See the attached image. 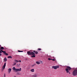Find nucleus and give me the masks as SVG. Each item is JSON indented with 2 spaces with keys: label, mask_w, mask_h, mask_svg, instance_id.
I'll return each instance as SVG.
<instances>
[{
  "label": "nucleus",
  "mask_w": 77,
  "mask_h": 77,
  "mask_svg": "<svg viewBox=\"0 0 77 77\" xmlns=\"http://www.w3.org/2000/svg\"><path fill=\"white\" fill-rule=\"evenodd\" d=\"M1 51H2V53H4V54L6 53V51H4L2 50H1Z\"/></svg>",
  "instance_id": "f8f14e48"
},
{
  "label": "nucleus",
  "mask_w": 77,
  "mask_h": 77,
  "mask_svg": "<svg viewBox=\"0 0 77 77\" xmlns=\"http://www.w3.org/2000/svg\"><path fill=\"white\" fill-rule=\"evenodd\" d=\"M36 63L37 64H38V65H39V64H40V63H41L40 62L38 61H36Z\"/></svg>",
  "instance_id": "9b49d317"
},
{
  "label": "nucleus",
  "mask_w": 77,
  "mask_h": 77,
  "mask_svg": "<svg viewBox=\"0 0 77 77\" xmlns=\"http://www.w3.org/2000/svg\"><path fill=\"white\" fill-rule=\"evenodd\" d=\"M33 52H34V53H35V54H38V52H37L36 51H33Z\"/></svg>",
  "instance_id": "6e6552de"
},
{
  "label": "nucleus",
  "mask_w": 77,
  "mask_h": 77,
  "mask_svg": "<svg viewBox=\"0 0 77 77\" xmlns=\"http://www.w3.org/2000/svg\"><path fill=\"white\" fill-rule=\"evenodd\" d=\"M33 77H36V75H34Z\"/></svg>",
  "instance_id": "393cba45"
},
{
  "label": "nucleus",
  "mask_w": 77,
  "mask_h": 77,
  "mask_svg": "<svg viewBox=\"0 0 77 77\" xmlns=\"http://www.w3.org/2000/svg\"><path fill=\"white\" fill-rule=\"evenodd\" d=\"M5 66H3L2 69V71H3L4 69H5Z\"/></svg>",
  "instance_id": "0eeeda50"
},
{
  "label": "nucleus",
  "mask_w": 77,
  "mask_h": 77,
  "mask_svg": "<svg viewBox=\"0 0 77 77\" xmlns=\"http://www.w3.org/2000/svg\"><path fill=\"white\" fill-rule=\"evenodd\" d=\"M72 75H74V76H76L77 75V70H75L73 71V72L72 73Z\"/></svg>",
  "instance_id": "f03ea898"
},
{
  "label": "nucleus",
  "mask_w": 77,
  "mask_h": 77,
  "mask_svg": "<svg viewBox=\"0 0 77 77\" xmlns=\"http://www.w3.org/2000/svg\"><path fill=\"white\" fill-rule=\"evenodd\" d=\"M11 68L9 69H8V72H9V73H10V72H11Z\"/></svg>",
  "instance_id": "1a4fd4ad"
},
{
  "label": "nucleus",
  "mask_w": 77,
  "mask_h": 77,
  "mask_svg": "<svg viewBox=\"0 0 77 77\" xmlns=\"http://www.w3.org/2000/svg\"><path fill=\"white\" fill-rule=\"evenodd\" d=\"M52 60H53V61H54L55 60V59H52Z\"/></svg>",
  "instance_id": "b1692460"
},
{
  "label": "nucleus",
  "mask_w": 77,
  "mask_h": 77,
  "mask_svg": "<svg viewBox=\"0 0 77 77\" xmlns=\"http://www.w3.org/2000/svg\"><path fill=\"white\" fill-rule=\"evenodd\" d=\"M15 62H18V61L17 60H15Z\"/></svg>",
  "instance_id": "5701e85b"
},
{
  "label": "nucleus",
  "mask_w": 77,
  "mask_h": 77,
  "mask_svg": "<svg viewBox=\"0 0 77 77\" xmlns=\"http://www.w3.org/2000/svg\"><path fill=\"white\" fill-rule=\"evenodd\" d=\"M71 69V68L69 66H66V71L67 73L69 72V71H70Z\"/></svg>",
  "instance_id": "f257e3e1"
},
{
  "label": "nucleus",
  "mask_w": 77,
  "mask_h": 77,
  "mask_svg": "<svg viewBox=\"0 0 77 77\" xmlns=\"http://www.w3.org/2000/svg\"><path fill=\"white\" fill-rule=\"evenodd\" d=\"M31 53H32V52H30L29 51H28L27 52V54L28 55H31Z\"/></svg>",
  "instance_id": "423d86ee"
},
{
  "label": "nucleus",
  "mask_w": 77,
  "mask_h": 77,
  "mask_svg": "<svg viewBox=\"0 0 77 77\" xmlns=\"http://www.w3.org/2000/svg\"><path fill=\"white\" fill-rule=\"evenodd\" d=\"M4 54H5V55H6V56H8V54L7 53H6V52H5V53Z\"/></svg>",
  "instance_id": "f3484780"
},
{
  "label": "nucleus",
  "mask_w": 77,
  "mask_h": 77,
  "mask_svg": "<svg viewBox=\"0 0 77 77\" xmlns=\"http://www.w3.org/2000/svg\"><path fill=\"white\" fill-rule=\"evenodd\" d=\"M38 50H39V51H41V49L40 48H38Z\"/></svg>",
  "instance_id": "aec40b11"
},
{
  "label": "nucleus",
  "mask_w": 77,
  "mask_h": 77,
  "mask_svg": "<svg viewBox=\"0 0 77 77\" xmlns=\"http://www.w3.org/2000/svg\"><path fill=\"white\" fill-rule=\"evenodd\" d=\"M31 72H35V70L33 69H31Z\"/></svg>",
  "instance_id": "ddd939ff"
},
{
  "label": "nucleus",
  "mask_w": 77,
  "mask_h": 77,
  "mask_svg": "<svg viewBox=\"0 0 77 77\" xmlns=\"http://www.w3.org/2000/svg\"><path fill=\"white\" fill-rule=\"evenodd\" d=\"M31 55H32L31 57H35V54L33 52H31Z\"/></svg>",
  "instance_id": "20e7f679"
},
{
  "label": "nucleus",
  "mask_w": 77,
  "mask_h": 77,
  "mask_svg": "<svg viewBox=\"0 0 77 77\" xmlns=\"http://www.w3.org/2000/svg\"><path fill=\"white\" fill-rule=\"evenodd\" d=\"M69 72V74H70V72Z\"/></svg>",
  "instance_id": "7c9ffc66"
},
{
  "label": "nucleus",
  "mask_w": 77,
  "mask_h": 77,
  "mask_svg": "<svg viewBox=\"0 0 77 77\" xmlns=\"http://www.w3.org/2000/svg\"><path fill=\"white\" fill-rule=\"evenodd\" d=\"M1 50H4V48L3 47H1Z\"/></svg>",
  "instance_id": "dca6fc26"
},
{
  "label": "nucleus",
  "mask_w": 77,
  "mask_h": 77,
  "mask_svg": "<svg viewBox=\"0 0 77 77\" xmlns=\"http://www.w3.org/2000/svg\"><path fill=\"white\" fill-rule=\"evenodd\" d=\"M35 65H36L35 64H33V65H32V67H33V66H35Z\"/></svg>",
  "instance_id": "a211bd4d"
},
{
  "label": "nucleus",
  "mask_w": 77,
  "mask_h": 77,
  "mask_svg": "<svg viewBox=\"0 0 77 77\" xmlns=\"http://www.w3.org/2000/svg\"><path fill=\"white\" fill-rule=\"evenodd\" d=\"M4 77H5V74H4Z\"/></svg>",
  "instance_id": "c756f323"
},
{
  "label": "nucleus",
  "mask_w": 77,
  "mask_h": 77,
  "mask_svg": "<svg viewBox=\"0 0 77 77\" xmlns=\"http://www.w3.org/2000/svg\"><path fill=\"white\" fill-rule=\"evenodd\" d=\"M19 62H21V60H20L19 61Z\"/></svg>",
  "instance_id": "c85d7f7f"
},
{
  "label": "nucleus",
  "mask_w": 77,
  "mask_h": 77,
  "mask_svg": "<svg viewBox=\"0 0 77 77\" xmlns=\"http://www.w3.org/2000/svg\"><path fill=\"white\" fill-rule=\"evenodd\" d=\"M52 68L54 69H57V68H59V66H52Z\"/></svg>",
  "instance_id": "7ed1b4c3"
},
{
  "label": "nucleus",
  "mask_w": 77,
  "mask_h": 77,
  "mask_svg": "<svg viewBox=\"0 0 77 77\" xmlns=\"http://www.w3.org/2000/svg\"><path fill=\"white\" fill-rule=\"evenodd\" d=\"M16 65V63H14V64H13V66L15 65Z\"/></svg>",
  "instance_id": "a878e982"
},
{
  "label": "nucleus",
  "mask_w": 77,
  "mask_h": 77,
  "mask_svg": "<svg viewBox=\"0 0 77 77\" xmlns=\"http://www.w3.org/2000/svg\"><path fill=\"white\" fill-rule=\"evenodd\" d=\"M2 51H0V53H2Z\"/></svg>",
  "instance_id": "bb28decb"
},
{
  "label": "nucleus",
  "mask_w": 77,
  "mask_h": 77,
  "mask_svg": "<svg viewBox=\"0 0 77 77\" xmlns=\"http://www.w3.org/2000/svg\"><path fill=\"white\" fill-rule=\"evenodd\" d=\"M13 70H14V71H15V72H18V69L15 68V67H13Z\"/></svg>",
  "instance_id": "39448f33"
},
{
  "label": "nucleus",
  "mask_w": 77,
  "mask_h": 77,
  "mask_svg": "<svg viewBox=\"0 0 77 77\" xmlns=\"http://www.w3.org/2000/svg\"><path fill=\"white\" fill-rule=\"evenodd\" d=\"M8 59H9L10 58H11L12 59V56H9L8 57Z\"/></svg>",
  "instance_id": "2eb2a0df"
},
{
  "label": "nucleus",
  "mask_w": 77,
  "mask_h": 77,
  "mask_svg": "<svg viewBox=\"0 0 77 77\" xmlns=\"http://www.w3.org/2000/svg\"><path fill=\"white\" fill-rule=\"evenodd\" d=\"M6 63H4V66H6Z\"/></svg>",
  "instance_id": "6ab92c4d"
},
{
  "label": "nucleus",
  "mask_w": 77,
  "mask_h": 77,
  "mask_svg": "<svg viewBox=\"0 0 77 77\" xmlns=\"http://www.w3.org/2000/svg\"><path fill=\"white\" fill-rule=\"evenodd\" d=\"M18 52H23V51H18Z\"/></svg>",
  "instance_id": "4be33fe9"
},
{
  "label": "nucleus",
  "mask_w": 77,
  "mask_h": 77,
  "mask_svg": "<svg viewBox=\"0 0 77 77\" xmlns=\"http://www.w3.org/2000/svg\"><path fill=\"white\" fill-rule=\"evenodd\" d=\"M51 59H52L50 58H48V60H51Z\"/></svg>",
  "instance_id": "412c9836"
},
{
  "label": "nucleus",
  "mask_w": 77,
  "mask_h": 77,
  "mask_svg": "<svg viewBox=\"0 0 77 77\" xmlns=\"http://www.w3.org/2000/svg\"><path fill=\"white\" fill-rule=\"evenodd\" d=\"M14 77H16V76H14Z\"/></svg>",
  "instance_id": "2f4dec72"
},
{
  "label": "nucleus",
  "mask_w": 77,
  "mask_h": 77,
  "mask_svg": "<svg viewBox=\"0 0 77 77\" xmlns=\"http://www.w3.org/2000/svg\"><path fill=\"white\" fill-rule=\"evenodd\" d=\"M18 71H21V68H20L19 69H18Z\"/></svg>",
  "instance_id": "4468645a"
},
{
  "label": "nucleus",
  "mask_w": 77,
  "mask_h": 77,
  "mask_svg": "<svg viewBox=\"0 0 77 77\" xmlns=\"http://www.w3.org/2000/svg\"><path fill=\"white\" fill-rule=\"evenodd\" d=\"M2 56V54H1V53H0V56Z\"/></svg>",
  "instance_id": "cd10ccee"
},
{
  "label": "nucleus",
  "mask_w": 77,
  "mask_h": 77,
  "mask_svg": "<svg viewBox=\"0 0 77 77\" xmlns=\"http://www.w3.org/2000/svg\"><path fill=\"white\" fill-rule=\"evenodd\" d=\"M4 60L5 62H6L7 61V58H6V57H5V58L4 59Z\"/></svg>",
  "instance_id": "9d476101"
}]
</instances>
